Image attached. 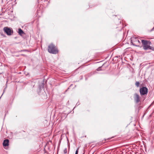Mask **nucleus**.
<instances>
[{"label": "nucleus", "mask_w": 154, "mask_h": 154, "mask_svg": "<svg viewBox=\"0 0 154 154\" xmlns=\"http://www.w3.org/2000/svg\"><path fill=\"white\" fill-rule=\"evenodd\" d=\"M134 99L136 103H138L140 101L139 95L137 94H134Z\"/></svg>", "instance_id": "obj_6"}, {"label": "nucleus", "mask_w": 154, "mask_h": 154, "mask_svg": "<svg viewBox=\"0 0 154 154\" xmlns=\"http://www.w3.org/2000/svg\"><path fill=\"white\" fill-rule=\"evenodd\" d=\"M4 32L6 33L8 35H11V30L8 27H5L3 29Z\"/></svg>", "instance_id": "obj_5"}, {"label": "nucleus", "mask_w": 154, "mask_h": 154, "mask_svg": "<svg viewBox=\"0 0 154 154\" xmlns=\"http://www.w3.org/2000/svg\"><path fill=\"white\" fill-rule=\"evenodd\" d=\"M140 83L138 82H136L135 83V85L137 87H138L139 86Z\"/></svg>", "instance_id": "obj_9"}, {"label": "nucleus", "mask_w": 154, "mask_h": 154, "mask_svg": "<svg viewBox=\"0 0 154 154\" xmlns=\"http://www.w3.org/2000/svg\"><path fill=\"white\" fill-rule=\"evenodd\" d=\"M140 94L141 95L146 94L148 93V89L146 87H143L139 90Z\"/></svg>", "instance_id": "obj_4"}, {"label": "nucleus", "mask_w": 154, "mask_h": 154, "mask_svg": "<svg viewBox=\"0 0 154 154\" xmlns=\"http://www.w3.org/2000/svg\"><path fill=\"white\" fill-rule=\"evenodd\" d=\"M1 35H2V36H4V35L3 34H2V33H1Z\"/></svg>", "instance_id": "obj_14"}, {"label": "nucleus", "mask_w": 154, "mask_h": 154, "mask_svg": "<svg viewBox=\"0 0 154 154\" xmlns=\"http://www.w3.org/2000/svg\"><path fill=\"white\" fill-rule=\"evenodd\" d=\"M18 33L19 35H21L24 33V32L20 28L18 29Z\"/></svg>", "instance_id": "obj_8"}, {"label": "nucleus", "mask_w": 154, "mask_h": 154, "mask_svg": "<svg viewBox=\"0 0 154 154\" xmlns=\"http://www.w3.org/2000/svg\"><path fill=\"white\" fill-rule=\"evenodd\" d=\"M64 153H67V150L66 149H65L63 151Z\"/></svg>", "instance_id": "obj_10"}, {"label": "nucleus", "mask_w": 154, "mask_h": 154, "mask_svg": "<svg viewBox=\"0 0 154 154\" xmlns=\"http://www.w3.org/2000/svg\"><path fill=\"white\" fill-rule=\"evenodd\" d=\"M9 140L8 139H6L4 140L3 145L4 146H7L9 145Z\"/></svg>", "instance_id": "obj_7"}, {"label": "nucleus", "mask_w": 154, "mask_h": 154, "mask_svg": "<svg viewBox=\"0 0 154 154\" xmlns=\"http://www.w3.org/2000/svg\"><path fill=\"white\" fill-rule=\"evenodd\" d=\"M48 51L50 53L55 54L58 53V52L57 48L52 44H51L48 46Z\"/></svg>", "instance_id": "obj_2"}, {"label": "nucleus", "mask_w": 154, "mask_h": 154, "mask_svg": "<svg viewBox=\"0 0 154 154\" xmlns=\"http://www.w3.org/2000/svg\"><path fill=\"white\" fill-rule=\"evenodd\" d=\"M151 49V50H153V51H154V48H152V49Z\"/></svg>", "instance_id": "obj_12"}, {"label": "nucleus", "mask_w": 154, "mask_h": 154, "mask_svg": "<svg viewBox=\"0 0 154 154\" xmlns=\"http://www.w3.org/2000/svg\"><path fill=\"white\" fill-rule=\"evenodd\" d=\"M141 41L143 45V49L144 50L152 49V47L150 45L151 43L150 41L144 40H141Z\"/></svg>", "instance_id": "obj_1"}, {"label": "nucleus", "mask_w": 154, "mask_h": 154, "mask_svg": "<svg viewBox=\"0 0 154 154\" xmlns=\"http://www.w3.org/2000/svg\"><path fill=\"white\" fill-rule=\"evenodd\" d=\"M78 150H79V148H78L77 149V150L75 152V154H78Z\"/></svg>", "instance_id": "obj_11"}, {"label": "nucleus", "mask_w": 154, "mask_h": 154, "mask_svg": "<svg viewBox=\"0 0 154 154\" xmlns=\"http://www.w3.org/2000/svg\"><path fill=\"white\" fill-rule=\"evenodd\" d=\"M97 71H99V68H98V69H97Z\"/></svg>", "instance_id": "obj_13"}, {"label": "nucleus", "mask_w": 154, "mask_h": 154, "mask_svg": "<svg viewBox=\"0 0 154 154\" xmlns=\"http://www.w3.org/2000/svg\"><path fill=\"white\" fill-rule=\"evenodd\" d=\"M154 28V27H153V28L152 29H153Z\"/></svg>", "instance_id": "obj_15"}, {"label": "nucleus", "mask_w": 154, "mask_h": 154, "mask_svg": "<svg viewBox=\"0 0 154 154\" xmlns=\"http://www.w3.org/2000/svg\"><path fill=\"white\" fill-rule=\"evenodd\" d=\"M131 43L134 46L139 47L141 44L138 38L135 37H133L131 38Z\"/></svg>", "instance_id": "obj_3"}]
</instances>
